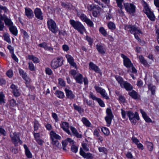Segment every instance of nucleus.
I'll return each instance as SVG.
<instances>
[{
    "mask_svg": "<svg viewBox=\"0 0 159 159\" xmlns=\"http://www.w3.org/2000/svg\"><path fill=\"white\" fill-rule=\"evenodd\" d=\"M80 154L84 158H87V159H93V157L92 154L90 153H86L81 148H80Z\"/></svg>",
    "mask_w": 159,
    "mask_h": 159,
    "instance_id": "2eb2a0df",
    "label": "nucleus"
},
{
    "mask_svg": "<svg viewBox=\"0 0 159 159\" xmlns=\"http://www.w3.org/2000/svg\"><path fill=\"white\" fill-rule=\"evenodd\" d=\"M0 134L4 136H6L7 135L6 131L1 126L0 127Z\"/></svg>",
    "mask_w": 159,
    "mask_h": 159,
    "instance_id": "5fc2aeb1",
    "label": "nucleus"
},
{
    "mask_svg": "<svg viewBox=\"0 0 159 159\" xmlns=\"http://www.w3.org/2000/svg\"><path fill=\"white\" fill-rule=\"evenodd\" d=\"M128 94L133 98L134 99H139L140 97V96L134 90H132L131 92L129 93Z\"/></svg>",
    "mask_w": 159,
    "mask_h": 159,
    "instance_id": "b1692460",
    "label": "nucleus"
},
{
    "mask_svg": "<svg viewBox=\"0 0 159 159\" xmlns=\"http://www.w3.org/2000/svg\"><path fill=\"white\" fill-rule=\"evenodd\" d=\"M39 124L38 121L36 120H34V131H37L39 128Z\"/></svg>",
    "mask_w": 159,
    "mask_h": 159,
    "instance_id": "de8ad7c7",
    "label": "nucleus"
},
{
    "mask_svg": "<svg viewBox=\"0 0 159 159\" xmlns=\"http://www.w3.org/2000/svg\"><path fill=\"white\" fill-rule=\"evenodd\" d=\"M118 99L122 102H125V99L124 97L122 95H119Z\"/></svg>",
    "mask_w": 159,
    "mask_h": 159,
    "instance_id": "338daca9",
    "label": "nucleus"
},
{
    "mask_svg": "<svg viewBox=\"0 0 159 159\" xmlns=\"http://www.w3.org/2000/svg\"><path fill=\"white\" fill-rule=\"evenodd\" d=\"M50 137L51 139H53V141L54 139H59V140L61 139V137L59 135L56 134L53 131H50Z\"/></svg>",
    "mask_w": 159,
    "mask_h": 159,
    "instance_id": "a878e982",
    "label": "nucleus"
},
{
    "mask_svg": "<svg viewBox=\"0 0 159 159\" xmlns=\"http://www.w3.org/2000/svg\"><path fill=\"white\" fill-rule=\"evenodd\" d=\"M10 88L13 90V94L15 97H18L20 95V92L17 89V87L16 85L12 84Z\"/></svg>",
    "mask_w": 159,
    "mask_h": 159,
    "instance_id": "f3484780",
    "label": "nucleus"
},
{
    "mask_svg": "<svg viewBox=\"0 0 159 159\" xmlns=\"http://www.w3.org/2000/svg\"><path fill=\"white\" fill-rule=\"evenodd\" d=\"M13 72L11 70H9L6 73V75L9 78L11 77L13 75Z\"/></svg>",
    "mask_w": 159,
    "mask_h": 159,
    "instance_id": "0e129e2a",
    "label": "nucleus"
},
{
    "mask_svg": "<svg viewBox=\"0 0 159 159\" xmlns=\"http://www.w3.org/2000/svg\"><path fill=\"white\" fill-rule=\"evenodd\" d=\"M65 90L67 98L70 100L74 98L75 95L73 94L71 90L67 89L66 88L65 89Z\"/></svg>",
    "mask_w": 159,
    "mask_h": 159,
    "instance_id": "a211bd4d",
    "label": "nucleus"
},
{
    "mask_svg": "<svg viewBox=\"0 0 159 159\" xmlns=\"http://www.w3.org/2000/svg\"><path fill=\"white\" fill-rule=\"evenodd\" d=\"M143 117L147 122H150L152 121L151 119L149 118L147 115V114L142 109L140 110Z\"/></svg>",
    "mask_w": 159,
    "mask_h": 159,
    "instance_id": "bb28decb",
    "label": "nucleus"
},
{
    "mask_svg": "<svg viewBox=\"0 0 159 159\" xmlns=\"http://www.w3.org/2000/svg\"><path fill=\"white\" fill-rule=\"evenodd\" d=\"M139 58L141 62L143 65L146 66L148 65L147 61L142 56H139Z\"/></svg>",
    "mask_w": 159,
    "mask_h": 159,
    "instance_id": "4c0bfd02",
    "label": "nucleus"
},
{
    "mask_svg": "<svg viewBox=\"0 0 159 159\" xmlns=\"http://www.w3.org/2000/svg\"><path fill=\"white\" fill-rule=\"evenodd\" d=\"M71 149L73 152L76 153L78 151V147L75 145H73L71 147Z\"/></svg>",
    "mask_w": 159,
    "mask_h": 159,
    "instance_id": "13d9d810",
    "label": "nucleus"
},
{
    "mask_svg": "<svg viewBox=\"0 0 159 159\" xmlns=\"http://www.w3.org/2000/svg\"><path fill=\"white\" fill-rule=\"evenodd\" d=\"M38 46L40 47L44 48L46 50H50V47L47 46V44L45 43H40L39 44Z\"/></svg>",
    "mask_w": 159,
    "mask_h": 159,
    "instance_id": "ea45409f",
    "label": "nucleus"
},
{
    "mask_svg": "<svg viewBox=\"0 0 159 159\" xmlns=\"http://www.w3.org/2000/svg\"><path fill=\"white\" fill-rule=\"evenodd\" d=\"M99 32L104 36H106L107 34V33L103 27H101L99 29Z\"/></svg>",
    "mask_w": 159,
    "mask_h": 159,
    "instance_id": "a18cd8bd",
    "label": "nucleus"
},
{
    "mask_svg": "<svg viewBox=\"0 0 159 159\" xmlns=\"http://www.w3.org/2000/svg\"><path fill=\"white\" fill-rule=\"evenodd\" d=\"M10 32L13 35L16 36L18 34V30L14 24L8 27Z\"/></svg>",
    "mask_w": 159,
    "mask_h": 159,
    "instance_id": "aec40b11",
    "label": "nucleus"
},
{
    "mask_svg": "<svg viewBox=\"0 0 159 159\" xmlns=\"http://www.w3.org/2000/svg\"><path fill=\"white\" fill-rule=\"evenodd\" d=\"M5 27L4 24L2 22L1 19H0V31H2L3 30Z\"/></svg>",
    "mask_w": 159,
    "mask_h": 159,
    "instance_id": "69168bd1",
    "label": "nucleus"
},
{
    "mask_svg": "<svg viewBox=\"0 0 159 159\" xmlns=\"http://www.w3.org/2000/svg\"><path fill=\"white\" fill-rule=\"evenodd\" d=\"M28 58L29 60H32L34 63H38L39 62V59L33 55H29Z\"/></svg>",
    "mask_w": 159,
    "mask_h": 159,
    "instance_id": "72a5a7b5",
    "label": "nucleus"
},
{
    "mask_svg": "<svg viewBox=\"0 0 159 159\" xmlns=\"http://www.w3.org/2000/svg\"><path fill=\"white\" fill-rule=\"evenodd\" d=\"M29 68L31 71H33L35 70L34 66L32 62L29 63Z\"/></svg>",
    "mask_w": 159,
    "mask_h": 159,
    "instance_id": "8fccbe9b",
    "label": "nucleus"
},
{
    "mask_svg": "<svg viewBox=\"0 0 159 159\" xmlns=\"http://www.w3.org/2000/svg\"><path fill=\"white\" fill-rule=\"evenodd\" d=\"M66 57L67 60L68 62L72 66L76 68V63L74 61L73 58L70 55L67 54Z\"/></svg>",
    "mask_w": 159,
    "mask_h": 159,
    "instance_id": "dca6fc26",
    "label": "nucleus"
},
{
    "mask_svg": "<svg viewBox=\"0 0 159 159\" xmlns=\"http://www.w3.org/2000/svg\"><path fill=\"white\" fill-rule=\"evenodd\" d=\"M25 15L29 18H32L34 15L32 10L30 8H25Z\"/></svg>",
    "mask_w": 159,
    "mask_h": 159,
    "instance_id": "4be33fe9",
    "label": "nucleus"
},
{
    "mask_svg": "<svg viewBox=\"0 0 159 159\" xmlns=\"http://www.w3.org/2000/svg\"><path fill=\"white\" fill-rule=\"evenodd\" d=\"M132 140L133 142L136 144H137L139 142V140L135 137H132Z\"/></svg>",
    "mask_w": 159,
    "mask_h": 159,
    "instance_id": "774afa93",
    "label": "nucleus"
},
{
    "mask_svg": "<svg viewBox=\"0 0 159 159\" xmlns=\"http://www.w3.org/2000/svg\"><path fill=\"white\" fill-rule=\"evenodd\" d=\"M70 23L75 29L77 30L81 34H83V32L85 30L84 26L78 21L70 20Z\"/></svg>",
    "mask_w": 159,
    "mask_h": 159,
    "instance_id": "f257e3e1",
    "label": "nucleus"
},
{
    "mask_svg": "<svg viewBox=\"0 0 159 159\" xmlns=\"http://www.w3.org/2000/svg\"><path fill=\"white\" fill-rule=\"evenodd\" d=\"M62 59V57H60L53 60L52 61V67L54 69H56L61 66L63 61Z\"/></svg>",
    "mask_w": 159,
    "mask_h": 159,
    "instance_id": "39448f33",
    "label": "nucleus"
},
{
    "mask_svg": "<svg viewBox=\"0 0 159 159\" xmlns=\"http://www.w3.org/2000/svg\"><path fill=\"white\" fill-rule=\"evenodd\" d=\"M50 31L56 34L58 31V28L55 22L50 19Z\"/></svg>",
    "mask_w": 159,
    "mask_h": 159,
    "instance_id": "9b49d317",
    "label": "nucleus"
},
{
    "mask_svg": "<svg viewBox=\"0 0 159 159\" xmlns=\"http://www.w3.org/2000/svg\"><path fill=\"white\" fill-rule=\"evenodd\" d=\"M124 65L127 68H130L132 66V64L129 58L125 59V61H124Z\"/></svg>",
    "mask_w": 159,
    "mask_h": 159,
    "instance_id": "7c9ffc66",
    "label": "nucleus"
},
{
    "mask_svg": "<svg viewBox=\"0 0 159 159\" xmlns=\"http://www.w3.org/2000/svg\"><path fill=\"white\" fill-rule=\"evenodd\" d=\"M117 6L120 9H122L123 5L122 3L124 0H116Z\"/></svg>",
    "mask_w": 159,
    "mask_h": 159,
    "instance_id": "37998d69",
    "label": "nucleus"
},
{
    "mask_svg": "<svg viewBox=\"0 0 159 159\" xmlns=\"http://www.w3.org/2000/svg\"><path fill=\"white\" fill-rule=\"evenodd\" d=\"M121 87L122 88H124L127 91H130L133 89V86L130 84L126 81L124 82L122 85Z\"/></svg>",
    "mask_w": 159,
    "mask_h": 159,
    "instance_id": "6ab92c4d",
    "label": "nucleus"
},
{
    "mask_svg": "<svg viewBox=\"0 0 159 159\" xmlns=\"http://www.w3.org/2000/svg\"><path fill=\"white\" fill-rule=\"evenodd\" d=\"M127 114L129 119L132 118H134V114L132 112L128 111L127 112Z\"/></svg>",
    "mask_w": 159,
    "mask_h": 159,
    "instance_id": "09e8293b",
    "label": "nucleus"
},
{
    "mask_svg": "<svg viewBox=\"0 0 159 159\" xmlns=\"http://www.w3.org/2000/svg\"><path fill=\"white\" fill-rule=\"evenodd\" d=\"M146 144L149 150L152 151L153 149V144L152 143L150 142H146Z\"/></svg>",
    "mask_w": 159,
    "mask_h": 159,
    "instance_id": "a19ab883",
    "label": "nucleus"
},
{
    "mask_svg": "<svg viewBox=\"0 0 159 159\" xmlns=\"http://www.w3.org/2000/svg\"><path fill=\"white\" fill-rule=\"evenodd\" d=\"M143 6L144 7V11L147 15L148 18L152 21H155V16L151 10L148 6V5L145 2H144L143 4Z\"/></svg>",
    "mask_w": 159,
    "mask_h": 159,
    "instance_id": "7ed1b4c3",
    "label": "nucleus"
},
{
    "mask_svg": "<svg viewBox=\"0 0 159 159\" xmlns=\"http://www.w3.org/2000/svg\"><path fill=\"white\" fill-rule=\"evenodd\" d=\"M107 26L110 29L112 30L116 28L115 25L112 22H110L107 24Z\"/></svg>",
    "mask_w": 159,
    "mask_h": 159,
    "instance_id": "c03bdc74",
    "label": "nucleus"
},
{
    "mask_svg": "<svg viewBox=\"0 0 159 159\" xmlns=\"http://www.w3.org/2000/svg\"><path fill=\"white\" fill-rule=\"evenodd\" d=\"M124 5L126 11L130 14H133L135 12V7L133 4L124 3Z\"/></svg>",
    "mask_w": 159,
    "mask_h": 159,
    "instance_id": "6e6552de",
    "label": "nucleus"
},
{
    "mask_svg": "<svg viewBox=\"0 0 159 159\" xmlns=\"http://www.w3.org/2000/svg\"><path fill=\"white\" fill-rule=\"evenodd\" d=\"M10 37V35L8 33H4L3 34L4 40L9 43H11Z\"/></svg>",
    "mask_w": 159,
    "mask_h": 159,
    "instance_id": "c85d7f7f",
    "label": "nucleus"
},
{
    "mask_svg": "<svg viewBox=\"0 0 159 159\" xmlns=\"http://www.w3.org/2000/svg\"><path fill=\"white\" fill-rule=\"evenodd\" d=\"M82 120L83 124L87 127H90L91 124L89 122V120H88L86 118L83 117L82 118Z\"/></svg>",
    "mask_w": 159,
    "mask_h": 159,
    "instance_id": "e433bc0d",
    "label": "nucleus"
},
{
    "mask_svg": "<svg viewBox=\"0 0 159 159\" xmlns=\"http://www.w3.org/2000/svg\"><path fill=\"white\" fill-rule=\"evenodd\" d=\"M73 106L75 110L77 111L80 113L83 111V109L81 107L76 105L75 104H73Z\"/></svg>",
    "mask_w": 159,
    "mask_h": 159,
    "instance_id": "79ce46f5",
    "label": "nucleus"
},
{
    "mask_svg": "<svg viewBox=\"0 0 159 159\" xmlns=\"http://www.w3.org/2000/svg\"><path fill=\"white\" fill-rule=\"evenodd\" d=\"M56 96L60 98H63L64 97V94L63 92L61 91L57 90L55 93Z\"/></svg>",
    "mask_w": 159,
    "mask_h": 159,
    "instance_id": "c9c22d12",
    "label": "nucleus"
},
{
    "mask_svg": "<svg viewBox=\"0 0 159 159\" xmlns=\"http://www.w3.org/2000/svg\"><path fill=\"white\" fill-rule=\"evenodd\" d=\"M74 78L77 83L80 84H81L83 82V76L81 74L78 73L77 75L74 76Z\"/></svg>",
    "mask_w": 159,
    "mask_h": 159,
    "instance_id": "5701e85b",
    "label": "nucleus"
},
{
    "mask_svg": "<svg viewBox=\"0 0 159 159\" xmlns=\"http://www.w3.org/2000/svg\"><path fill=\"white\" fill-rule=\"evenodd\" d=\"M115 78L118 83L120 84V86H121L125 81H124L123 78L120 76L116 75L115 76Z\"/></svg>",
    "mask_w": 159,
    "mask_h": 159,
    "instance_id": "f704fd0d",
    "label": "nucleus"
},
{
    "mask_svg": "<svg viewBox=\"0 0 159 159\" xmlns=\"http://www.w3.org/2000/svg\"><path fill=\"white\" fill-rule=\"evenodd\" d=\"M52 140V144L53 145V147L55 149H57L60 148L61 146V144L59 143L58 140L59 139H54L53 140V139H51Z\"/></svg>",
    "mask_w": 159,
    "mask_h": 159,
    "instance_id": "393cba45",
    "label": "nucleus"
},
{
    "mask_svg": "<svg viewBox=\"0 0 159 159\" xmlns=\"http://www.w3.org/2000/svg\"><path fill=\"white\" fill-rule=\"evenodd\" d=\"M19 73L23 78L26 82L28 81V77L26 74L21 69H19Z\"/></svg>",
    "mask_w": 159,
    "mask_h": 159,
    "instance_id": "c756f323",
    "label": "nucleus"
},
{
    "mask_svg": "<svg viewBox=\"0 0 159 159\" xmlns=\"http://www.w3.org/2000/svg\"><path fill=\"white\" fill-rule=\"evenodd\" d=\"M89 66L92 70L96 72L99 73L101 75L102 73L100 69L98 66L94 64L93 62H90L89 64Z\"/></svg>",
    "mask_w": 159,
    "mask_h": 159,
    "instance_id": "ddd939ff",
    "label": "nucleus"
},
{
    "mask_svg": "<svg viewBox=\"0 0 159 159\" xmlns=\"http://www.w3.org/2000/svg\"><path fill=\"white\" fill-rule=\"evenodd\" d=\"M98 150L100 152H104V153H107V149L104 147H99Z\"/></svg>",
    "mask_w": 159,
    "mask_h": 159,
    "instance_id": "680f3d73",
    "label": "nucleus"
},
{
    "mask_svg": "<svg viewBox=\"0 0 159 159\" xmlns=\"http://www.w3.org/2000/svg\"><path fill=\"white\" fill-rule=\"evenodd\" d=\"M5 97L3 93L0 92V104H2L5 103V102L4 98Z\"/></svg>",
    "mask_w": 159,
    "mask_h": 159,
    "instance_id": "58836bf2",
    "label": "nucleus"
},
{
    "mask_svg": "<svg viewBox=\"0 0 159 159\" xmlns=\"http://www.w3.org/2000/svg\"><path fill=\"white\" fill-rule=\"evenodd\" d=\"M80 17L81 19L84 22H85L88 19L86 16L84 14H81Z\"/></svg>",
    "mask_w": 159,
    "mask_h": 159,
    "instance_id": "e2e57ef3",
    "label": "nucleus"
},
{
    "mask_svg": "<svg viewBox=\"0 0 159 159\" xmlns=\"http://www.w3.org/2000/svg\"><path fill=\"white\" fill-rule=\"evenodd\" d=\"M101 130L105 135H108L109 134L110 132L108 128L106 127H103L101 129Z\"/></svg>",
    "mask_w": 159,
    "mask_h": 159,
    "instance_id": "49530a36",
    "label": "nucleus"
},
{
    "mask_svg": "<svg viewBox=\"0 0 159 159\" xmlns=\"http://www.w3.org/2000/svg\"><path fill=\"white\" fill-rule=\"evenodd\" d=\"M125 29L126 30H128L131 34H134L135 33L141 34L142 32L134 26L127 25L125 26Z\"/></svg>",
    "mask_w": 159,
    "mask_h": 159,
    "instance_id": "1a4fd4ad",
    "label": "nucleus"
},
{
    "mask_svg": "<svg viewBox=\"0 0 159 159\" xmlns=\"http://www.w3.org/2000/svg\"><path fill=\"white\" fill-rule=\"evenodd\" d=\"M148 88L149 90L151 91L152 94L154 95L155 93V90L156 89L155 86L152 84H150L148 85Z\"/></svg>",
    "mask_w": 159,
    "mask_h": 159,
    "instance_id": "473e14b6",
    "label": "nucleus"
},
{
    "mask_svg": "<svg viewBox=\"0 0 159 159\" xmlns=\"http://www.w3.org/2000/svg\"><path fill=\"white\" fill-rule=\"evenodd\" d=\"M20 134L19 133H17L16 132L13 133V135L11 134H10L11 140L15 146H18V143L20 144L23 143L22 141L20 139Z\"/></svg>",
    "mask_w": 159,
    "mask_h": 159,
    "instance_id": "f03ea898",
    "label": "nucleus"
},
{
    "mask_svg": "<svg viewBox=\"0 0 159 159\" xmlns=\"http://www.w3.org/2000/svg\"><path fill=\"white\" fill-rule=\"evenodd\" d=\"M89 97L91 98L93 100H96V101L97 100V99L99 98H97L94 95H93V93L91 92H90Z\"/></svg>",
    "mask_w": 159,
    "mask_h": 159,
    "instance_id": "052dcab7",
    "label": "nucleus"
},
{
    "mask_svg": "<svg viewBox=\"0 0 159 159\" xmlns=\"http://www.w3.org/2000/svg\"><path fill=\"white\" fill-rule=\"evenodd\" d=\"M10 102V105L12 107H15L17 105L16 101L13 99L11 100Z\"/></svg>",
    "mask_w": 159,
    "mask_h": 159,
    "instance_id": "603ef678",
    "label": "nucleus"
},
{
    "mask_svg": "<svg viewBox=\"0 0 159 159\" xmlns=\"http://www.w3.org/2000/svg\"><path fill=\"white\" fill-rule=\"evenodd\" d=\"M0 16L1 17L0 19H1L2 21H4L5 25L8 27L14 24L10 16H8L5 14L3 15H1Z\"/></svg>",
    "mask_w": 159,
    "mask_h": 159,
    "instance_id": "423d86ee",
    "label": "nucleus"
},
{
    "mask_svg": "<svg viewBox=\"0 0 159 159\" xmlns=\"http://www.w3.org/2000/svg\"><path fill=\"white\" fill-rule=\"evenodd\" d=\"M70 129L72 132V135L75 136L77 138H81L82 134L79 133L77 129L74 127L71 126L70 127Z\"/></svg>",
    "mask_w": 159,
    "mask_h": 159,
    "instance_id": "412c9836",
    "label": "nucleus"
},
{
    "mask_svg": "<svg viewBox=\"0 0 159 159\" xmlns=\"http://www.w3.org/2000/svg\"><path fill=\"white\" fill-rule=\"evenodd\" d=\"M58 84L62 87L65 86V83L64 80L61 78L58 79Z\"/></svg>",
    "mask_w": 159,
    "mask_h": 159,
    "instance_id": "3c124183",
    "label": "nucleus"
},
{
    "mask_svg": "<svg viewBox=\"0 0 159 159\" xmlns=\"http://www.w3.org/2000/svg\"><path fill=\"white\" fill-rule=\"evenodd\" d=\"M24 147L25 150V153L27 157L28 158H32V155L27 145L25 144L24 145Z\"/></svg>",
    "mask_w": 159,
    "mask_h": 159,
    "instance_id": "cd10ccee",
    "label": "nucleus"
},
{
    "mask_svg": "<svg viewBox=\"0 0 159 159\" xmlns=\"http://www.w3.org/2000/svg\"><path fill=\"white\" fill-rule=\"evenodd\" d=\"M88 25L91 27H93V22L89 19H88L85 22Z\"/></svg>",
    "mask_w": 159,
    "mask_h": 159,
    "instance_id": "4d7b16f0",
    "label": "nucleus"
},
{
    "mask_svg": "<svg viewBox=\"0 0 159 159\" xmlns=\"http://www.w3.org/2000/svg\"><path fill=\"white\" fill-rule=\"evenodd\" d=\"M34 13L37 18L40 20H43V13L40 8H36L34 10Z\"/></svg>",
    "mask_w": 159,
    "mask_h": 159,
    "instance_id": "f8f14e48",
    "label": "nucleus"
},
{
    "mask_svg": "<svg viewBox=\"0 0 159 159\" xmlns=\"http://www.w3.org/2000/svg\"><path fill=\"white\" fill-rule=\"evenodd\" d=\"M68 143L66 139L62 141V144L63 147V148L64 150H66L65 148L66 147Z\"/></svg>",
    "mask_w": 159,
    "mask_h": 159,
    "instance_id": "6e6d98bb",
    "label": "nucleus"
},
{
    "mask_svg": "<svg viewBox=\"0 0 159 159\" xmlns=\"http://www.w3.org/2000/svg\"><path fill=\"white\" fill-rule=\"evenodd\" d=\"M69 124L66 122H63L61 125V128H62L63 130L66 132L68 134L70 135L71 136L72 134L69 129Z\"/></svg>",
    "mask_w": 159,
    "mask_h": 159,
    "instance_id": "4468645a",
    "label": "nucleus"
},
{
    "mask_svg": "<svg viewBox=\"0 0 159 159\" xmlns=\"http://www.w3.org/2000/svg\"><path fill=\"white\" fill-rule=\"evenodd\" d=\"M94 88L97 92L100 93L103 98L107 100L109 99V98L107 96V94L104 89L97 86H95Z\"/></svg>",
    "mask_w": 159,
    "mask_h": 159,
    "instance_id": "9d476101",
    "label": "nucleus"
},
{
    "mask_svg": "<svg viewBox=\"0 0 159 159\" xmlns=\"http://www.w3.org/2000/svg\"><path fill=\"white\" fill-rule=\"evenodd\" d=\"M97 101L98 102L99 105L102 107H104L105 106V104L104 102L100 98H98L97 99Z\"/></svg>",
    "mask_w": 159,
    "mask_h": 159,
    "instance_id": "864d4df0",
    "label": "nucleus"
},
{
    "mask_svg": "<svg viewBox=\"0 0 159 159\" xmlns=\"http://www.w3.org/2000/svg\"><path fill=\"white\" fill-rule=\"evenodd\" d=\"M96 48L97 50L100 53L103 54L105 53V52L103 46L97 44L96 45Z\"/></svg>",
    "mask_w": 159,
    "mask_h": 159,
    "instance_id": "2f4dec72",
    "label": "nucleus"
},
{
    "mask_svg": "<svg viewBox=\"0 0 159 159\" xmlns=\"http://www.w3.org/2000/svg\"><path fill=\"white\" fill-rule=\"evenodd\" d=\"M88 9L90 11L93 10V15L95 17L97 16L98 14L101 11V8L98 5L94 4L89 5L88 7Z\"/></svg>",
    "mask_w": 159,
    "mask_h": 159,
    "instance_id": "20e7f679",
    "label": "nucleus"
},
{
    "mask_svg": "<svg viewBox=\"0 0 159 159\" xmlns=\"http://www.w3.org/2000/svg\"><path fill=\"white\" fill-rule=\"evenodd\" d=\"M86 39L89 42V44L91 46L93 43V39L90 37H89L88 35L86 36Z\"/></svg>",
    "mask_w": 159,
    "mask_h": 159,
    "instance_id": "bf43d9fd",
    "label": "nucleus"
},
{
    "mask_svg": "<svg viewBox=\"0 0 159 159\" xmlns=\"http://www.w3.org/2000/svg\"><path fill=\"white\" fill-rule=\"evenodd\" d=\"M106 113L107 116L105 117V119L107 124V126H109L113 118V116L111 109L109 108H108L107 109Z\"/></svg>",
    "mask_w": 159,
    "mask_h": 159,
    "instance_id": "0eeeda50",
    "label": "nucleus"
}]
</instances>
